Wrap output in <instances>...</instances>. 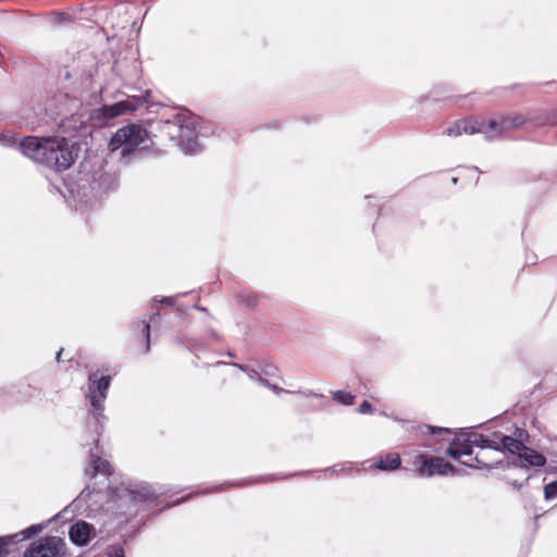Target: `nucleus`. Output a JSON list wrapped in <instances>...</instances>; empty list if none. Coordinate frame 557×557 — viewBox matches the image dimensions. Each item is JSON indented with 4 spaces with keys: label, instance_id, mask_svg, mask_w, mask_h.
<instances>
[{
    "label": "nucleus",
    "instance_id": "obj_24",
    "mask_svg": "<svg viewBox=\"0 0 557 557\" xmlns=\"http://www.w3.org/2000/svg\"><path fill=\"white\" fill-rule=\"evenodd\" d=\"M143 323H144L143 332L146 337V351H149V349H150V324L146 321H144Z\"/></svg>",
    "mask_w": 557,
    "mask_h": 557
},
{
    "label": "nucleus",
    "instance_id": "obj_34",
    "mask_svg": "<svg viewBox=\"0 0 557 557\" xmlns=\"http://www.w3.org/2000/svg\"><path fill=\"white\" fill-rule=\"evenodd\" d=\"M462 465L465 466H468V467H474L472 463L468 462V461H461Z\"/></svg>",
    "mask_w": 557,
    "mask_h": 557
},
{
    "label": "nucleus",
    "instance_id": "obj_9",
    "mask_svg": "<svg viewBox=\"0 0 557 557\" xmlns=\"http://www.w3.org/2000/svg\"><path fill=\"white\" fill-rule=\"evenodd\" d=\"M486 122H495L496 127L491 128L490 132H484L488 139L500 136L503 133L517 128L525 123V119L521 114L502 116L500 121L492 119Z\"/></svg>",
    "mask_w": 557,
    "mask_h": 557
},
{
    "label": "nucleus",
    "instance_id": "obj_29",
    "mask_svg": "<svg viewBox=\"0 0 557 557\" xmlns=\"http://www.w3.org/2000/svg\"><path fill=\"white\" fill-rule=\"evenodd\" d=\"M268 387L271 388L275 394H280L282 392H285L283 388L276 386V385L270 384V386H268Z\"/></svg>",
    "mask_w": 557,
    "mask_h": 557
},
{
    "label": "nucleus",
    "instance_id": "obj_10",
    "mask_svg": "<svg viewBox=\"0 0 557 557\" xmlns=\"http://www.w3.org/2000/svg\"><path fill=\"white\" fill-rule=\"evenodd\" d=\"M95 535L94 525L84 520L76 521L69 530L71 542L77 546L87 545Z\"/></svg>",
    "mask_w": 557,
    "mask_h": 557
},
{
    "label": "nucleus",
    "instance_id": "obj_18",
    "mask_svg": "<svg viewBox=\"0 0 557 557\" xmlns=\"http://www.w3.org/2000/svg\"><path fill=\"white\" fill-rule=\"evenodd\" d=\"M536 124L540 126H556L557 125V110H554L545 116L541 117L536 121Z\"/></svg>",
    "mask_w": 557,
    "mask_h": 557
},
{
    "label": "nucleus",
    "instance_id": "obj_20",
    "mask_svg": "<svg viewBox=\"0 0 557 557\" xmlns=\"http://www.w3.org/2000/svg\"><path fill=\"white\" fill-rule=\"evenodd\" d=\"M17 537L18 534L0 537V557H7V555L9 554L8 546L13 542V540Z\"/></svg>",
    "mask_w": 557,
    "mask_h": 557
},
{
    "label": "nucleus",
    "instance_id": "obj_19",
    "mask_svg": "<svg viewBox=\"0 0 557 557\" xmlns=\"http://www.w3.org/2000/svg\"><path fill=\"white\" fill-rule=\"evenodd\" d=\"M237 301L247 307H253L257 304V298L252 293H238Z\"/></svg>",
    "mask_w": 557,
    "mask_h": 557
},
{
    "label": "nucleus",
    "instance_id": "obj_31",
    "mask_svg": "<svg viewBox=\"0 0 557 557\" xmlns=\"http://www.w3.org/2000/svg\"><path fill=\"white\" fill-rule=\"evenodd\" d=\"M62 351H63V349L61 348V349L57 352L55 359H57V361H58V362H60V358H61Z\"/></svg>",
    "mask_w": 557,
    "mask_h": 557
},
{
    "label": "nucleus",
    "instance_id": "obj_33",
    "mask_svg": "<svg viewBox=\"0 0 557 557\" xmlns=\"http://www.w3.org/2000/svg\"><path fill=\"white\" fill-rule=\"evenodd\" d=\"M195 308H196L197 310H199V311H203V312H205V311H207V308L201 307V306H195Z\"/></svg>",
    "mask_w": 557,
    "mask_h": 557
},
{
    "label": "nucleus",
    "instance_id": "obj_36",
    "mask_svg": "<svg viewBox=\"0 0 557 557\" xmlns=\"http://www.w3.org/2000/svg\"><path fill=\"white\" fill-rule=\"evenodd\" d=\"M453 183H454V184H456V183H457V178H456V177H454V178H453Z\"/></svg>",
    "mask_w": 557,
    "mask_h": 557
},
{
    "label": "nucleus",
    "instance_id": "obj_12",
    "mask_svg": "<svg viewBox=\"0 0 557 557\" xmlns=\"http://www.w3.org/2000/svg\"><path fill=\"white\" fill-rule=\"evenodd\" d=\"M446 454L456 460H460L462 456H470L472 454V444L466 442V433L460 434V436L449 445Z\"/></svg>",
    "mask_w": 557,
    "mask_h": 557
},
{
    "label": "nucleus",
    "instance_id": "obj_8",
    "mask_svg": "<svg viewBox=\"0 0 557 557\" xmlns=\"http://www.w3.org/2000/svg\"><path fill=\"white\" fill-rule=\"evenodd\" d=\"M66 544L59 536H46L34 542L27 554L29 557H62Z\"/></svg>",
    "mask_w": 557,
    "mask_h": 557
},
{
    "label": "nucleus",
    "instance_id": "obj_6",
    "mask_svg": "<svg viewBox=\"0 0 557 557\" xmlns=\"http://www.w3.org/2000/svg\"><path fill=\"white\" fill-rule=\"evenodd\" d=\"M413 467L420 476H433L434 474H456L458 470L443 458L419 454L413 460Z\"/></svg>",
    "mask_w": 557,
    "mask_h": 557
},
{
    "label": "nucleus",
    "instance_id": "obj_5",
    "mask_svg": "<svg viewBox=\"0 0 557 557\" xmlns=\"http://www.w3.org/2000/svg\"><path fill=\"white\" fill-rule=\"evenodd\" d=\"M502 447L512 455H517L521 461H524V467H543L546 462L544 455L536 450L527 447L520 440L513 436H500Z\"/></svg>",
    "mask_w": 557,
    "mask_h": 557
},
{
    "label": "nucleus",
    "instance_id": "obj_28",
    "mask_svg": "<svg viewBox=\"0 0 557 557\" xmlns=\"http://www.w3.org/2000/svg\"><path fill=\"white\" fill-rule=\"evenodd\" d=\"M428 429L431 431L432 434L448 432L447 429L435 428V426H430V425H428Z\"/></svg>",
    "mask_w": 557,
    "mask_h": 557
},
{
    "label": "nucleus",
    "instance_id": "obj_27",
    "mask_svg": "<svg viewBox=\"0 0 557 557\" xmlns=\"http://www.w3.org/2000/svg\"><path fill=\"white\" fill-rule=\"evenodd\" d=\"M515 435L516 436L513 438L520 440L522 442L523 436H527V432L522 429H517Z\"/></svg>",
    "mask_w": 557,
    "mask_h": 557
},
{
    "label": "nucleus",
    "instance_id": "obj_2",
    "mask_svg": "<svg viewBox=\"0 0 557 557\" xmlns=\"http://www.w3.org/2000/svg\"><path fill=\"white\" fill-rule=\"evenodd\" d=\"M24 156L58 172L74 163V154L64 137H26L20 144Z\"/></svg>",
    "mask_w": 557,
    "mask_h": 557
},
{
    "label": "nucleus",
    "instance_id": "obj_1",
    "mask_svg": "<svg viewBox=\"0 0 557 557\" xmlns=\"http://www.w3.org/2000/svg\"><path fill=\"white\" fill-rule=\"evenodd\" d=\"M109 386L110 376H101L98 379L96 373L89 375L87 398L94 411L86 422L89 437L84 445H94L89 448V467L85 470V474L90 479L95 478L97 474L109 476L112 473L110 462L101 458L98 446L99 437L103 431V420L106 419L103 414V401L107 397Z\"/></svg>",
    "mask_w": 557,
    "mask_h": 557
},
{
    "label": "nucleus",
    "instance_id": "obj_23",
    "mask_svg": "<svg viewBox=\"0 0 557 557\" xmlns=\"http://www.w3.org/2000/svg\"><path fill=\"white\" fill-rule=\"evenodd\" d=\"M108 555L109 557H125L124 549L121 546H110Z\"/></svg>",
    "mask_w": 557,
    "mask_h": 557
},
{
    "label": "nucleus",
    "instance_id": "obj_7",
    "mask_svg": "<svg viewBox=\"0 0 557 557\" xmlns=\"http://www.w3.org/2000/svg\"><path fill=\"white\" fill-rule=\"evenodd\" d=\"M496 126L497 125L495 122H486L485 117L463 119L455 122L444 132V134L454 137L460 136L462 134H484V132H490L491 128Z\"/></svg>",
    "mask_w": 557,
    "mask_h": 557
},
{
    "label": "nucleus",
    "instance_id": "obj_26",
    "mask_svg": "<svg viewBox=\"0 0 557 557\" xmlns=\"http://www.w3.org/2000/svg\"><path fill=\"white\" fill-rule=\"evenodd\" d=\"M177 296L173 297V296H170V297H164L161 302L164 304V305H168V306H173L174 302H175V299H176Z\"/></svg>",
    "mask_w": 557,
    "mask_h": 557
},
{
    "label": "nucleus",
    "instance_id": "obj_14",
    "mask_svg": "<svg viewBox=\"0 0 557 557\" xmlns=\"http://www.w3.org/2000/svg\"><path fill=\"white\" fill-rule=\"evenodd\" d=\"M466 442L471 443L474 446L481 447V448H493L496 450H502V442L493 441L487 437H485L483 434L480 433H466Z\"/></svg>",
    "mask_w": 557,
    "mask_h": 557
},
{
    "label": "nucleus",
    "instance_id": "obj_4",
    "mask_svg": "<svg viewBox=\"0 0 557 557\" xmlns=\"http://www.w3.org/2000/svg\"><path fill=\"white\" fill-rule=\"evenodd\" d=\"M149 141L146 128L138 124H127L111 137L109 149L112 152L120 150L122 158H128L135 151L147 148Z\"/></svg>",
    "mask_w": 557,
    "mask_h": 557
},
{
    "label": "nucleus",
    "instance_id": "obj_22",
    "mask_svg": "<svg viewBox=\"0 0 557 557\" xmlns=\"http://www.w3.org/2000/svg\"><path fill=\"white\" fill-rule=\"evenodd\" d=\"M544 496L546 499H553L557 497V481L545 485Z\"/></svg>",
    "mask_w": 557,
    "mask_h": 557
},
{
    "label": "nucleus",
    "instance_id": "obj_3",
    "mask_svg": "<svg viewBox=\"0 0 557 557\" xmlns=\"http://www.w3.org/2000/svg\"><path fill=\"white\" fill-rule=\"evenodd\" d=\"M162 131L171 140L178 141L184 153L195 154L200 151L196 140L195 117L188 111L178 112L173 120L164 121Z\"/></svg>",
    "mask_w": 557,
    "mask_h": 557
},
{
    "label": "nucleus",
    "instance_id": "obj_30",
    "mask_svg": "<svg viewBox=\"0 0 557 557\" xmlns=\"http://www.w3.org/2000/svg\"><path fill=\"white\" fill-rule=\"evenodd\" d=\"M511 484L517 490H520L523 485L522 483H519L518 481H512Z\"/></svg>",
    "mask_w": 557,
    "mask_h": 557
},
{
    "label": "nucleus",
    "instance_id": "obj_21",
    "mask_svg": "<svg viewBox=\"0 0 557 557\" xmlns=\"http://www.w3.org/2000/svg\"><path fill=\"white\" fill-rule=\"evenodd\" d=\"M41 529H42V525L33 524L29 528L25 529L24 531H22L17 534H18V536H22L21 540H25V539L32 537V536L36 535L37 533H39L41 531Z\"/></svg>",
    "mask_w": 557,
    "mask_h": 557
},
{
    "label": "nucleus",
    "instance_id": "obj_13",
    "mask_svg": "<svg viewBox=\"0 0 557 557\" xmlns=\"http://www.w3.org/2000/svg\"><path fill=\"white\" fill-rule=\"evenodd\" d=\"M400 463V457L397 453H387L374 458V462L371 467L382 471H393L398 469Z\"/></svg>",
    "mask_w": 557,
    "mask_h": 557
},
{
    "label": "nucleus",
    "instance_id": "obj_17",
    "mask_svg": "<svg viewBox=\"0 0 557 557\" xmlns=\"http://www.w3.org/2000/svg\"><path fill=\"white\" fill-rule=\"evenodd\" d=\"M333 398L346 406L352 405L355 396L344 391L333 392Z\"/></svg>",
    "mask_w": 557,
    "mask_h": 557
},
{
    "label": "nucleus",
    "instance_id": "obj_16",
    "mask_svg": "<svg viewBox=\"0 0 557 557\" xmlns=\"http://www.w3.org/2000/svg\"><path fill=\"white\" fill-rule=\"evenodd\" d=\"M233 366L245 372L249 376V379L257 381L260 385L270 386L269 381L261 377L257 370L240 363H233Z\"/></svg>",
    "mask_w": 557,
    "mask_h": 557
},
{
    "label": "nucleus",
    "instance_id": "obj_35",
    "mask_svg": "<svg viewBox=\"0 0 557 557\" xmlns=\"http://www.w3.org/2000/svg\"><path fill=\"white\" fill-rule=\"evenodd\" d=\"M325 472H332V473H333V472H335V468H327V469L325 470Z\"/></svg>",
    "mask_w": 557,
    "mask_h": 557
},
{
    "label": "nucleus",
    "instance_id": "obj_32",
    "mask_svg": "<svg viewBox=\"0 0 557 557\" xmlns=\"http://www.w3.org/2000/svg\"><path fill=\"white\" fill-rule=\"evenodd\" d=\"M304 396H311L313 395V393L311 391L309 392H300ZM314 396H318L317 394H314Z\"/></svg>",
    "mask_w": 557,
    "mask_h": 557
},
{
    "label": "nucleus",
    "instance_id": "obj_15",
    "mask_svg": "<svg viewBox=\"0 0 557 557\" xmlns=\"http://www.w3.org/2000/svg\"><path fill=\"white\" fill-rule=\"evenodd\" d=\"M129 493L134 503H151L156 498V493L147 484L135 485Z\"/></svg>",
    "mask_w": 557,
    "mask_h": 557
},
{
    "label": "nucleus",
    "instance_id": "obj_25",
    "mask_svg": "<svg viewBox=\"0 0 557 557\" xmlns=\"http://www.w3.org/2000/svg\"><path fill=\"white\" fill-rule=\"evenodd\" d=\"M359 413L361 414H366V413H369L372 411V405L364 400L360 406H359V409H358Z\"/></svg>",
    "mask_w": 557,
    "mask_h": 557
},
{
    "label": "nucleus",
    "instance_id": "obj_11",
    "mask_svg": "<svg viewBox=\"0 0 557 557\" xmlns=\"http://www.w3.org/2000/svg\"><path fill=\"white\" fill-rule=\"evenodd\" d=\"M143 102L138 98H128L123 101H119L114 103L113 106H104L103 112L107 119H113L120 114H123L128 111H135L137 110Z\"/></svg>",
    "mask_w": 557,
    "mask_h": 557
}]
</instances>
